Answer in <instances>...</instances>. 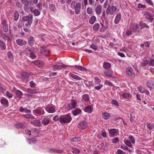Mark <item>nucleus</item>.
<instances>
[{
    "label": "nucleus",
    "instance_id": "obj_1",
    "mask_svg": "<svg viewBox=\"0 0 154 154\" xmlns=\"http://www.w3.org/2000/svg\"><path fill=\"white\" fill-rule=\"evenodd\" d=\"M33 16L29 14L28 16H24L22 17V20L24 22H26L25 26L28 27H30L33 21Z\"/></svg>",
    "mask_w": 154,
    "mask_h": 154
},
{
    "label": "nucleus",
    "instance_id": "obj_2",
    "mask_svg": "<svg viewBox=\"0 0 154 154\" xmlns=\"http://www.w3.org/2000/svg\"><path fill=\"white\" fill-rule=\"evenodd\" d=\"M72 119V117L69 114L60 115V122L62 124L68 123L70 122Z\"/></svg>",
    "mask_w": 154,
    "mask_h": 154
},
{
    "label": "nucleus",
    "instance_id": "obj_3",
    "mask_svg": "<svg viewBox=\"0 0 154 154\" xmlns=\"http://www.w3.org/2000/svg\"><path fill=\"white\" fill-rule=\"evenodd\" d=\"M71 6L74 9L75 13L76 14H79L81 9V4L79 2L76 3L75 1H73L71 3Z\"/></svg>",
    "mask_w": 154,
    "mask_h": 154
},
{
    "label": "nucleus",
    "instance_id": "obj_4",
    "mask_svg": "<svg viewBox=\"0 0 154 154\" xmlns=\"http://www.w3.org/2000/svg\"><path fill=\"white\" fill-rule=\"evenodd\" d=\"M117 8L114 6H112L110 7L109 5L107 8L106 13L108 15L109 14L110 15L113 14L117 10Z\"/></svg>",
    "mask_w": 154,
    "mask_h": 154
},
{
    "label": "nucleus",
    "instance_id": "obj_5",
    "mask_svg": "<svg viewBox=\"0 0 154 154\" xmlns=\"http://www.w3.org/2000/svg\"><path fill=\"white\" fill-rule=\"evenodd\" d=\"M109 132L110 137L116 136L119 133V131L118 129H108Z\"/></svg>",
    "mask_w": 154,
    "mask_h": 154
},
{
    "label": "nucleus",
    "instance_id": "obj_6",
    "mask_svg": "<svg viewBox=\"0 0 154 154\" xmlns=\"http://www.w3.org/2000/svg\"><path fill=\"white\" fill-rule=\"evenodd\" d=\"M130 27L134 32H139L140 31L139 26L137 23H134L132 25L130 24Z\"/></svg>",
    "mask_w": 154,
    "mask_h": 154
},
{
    "label": "nucleus",
    "instance_id": "obj_7",
    "mask_svg": "<svg viewBox=\"0 0 154 154\" xmlns=\"http://www.w3.org/2000/svg\"><path fill=\"white\" fill-rule=\"evenodd\" d=\"M41 52L42 54L47 56H49L50 53L49 50L47 48L45 47L41 48Z\"/></svg>",
    "mask_w": 154,
    "mask_h": 154
},
{
    "label": "nucleus",
    "instance_id": "obj_8",
    "mask_svg": "<svg viewBox=\"0 0 154 154\" xmlns=\"http://www.w3.org/2000/svg\"><path fill=\"white\" fill-rule=\"evenodd\" d=\"M77 126L79 129H84L88 127V124L86 122L82 121L78 124Z\"/></svg>",
    "mask_w": 154,
    "mask_h": 154
},
{
    "label": "nucleus",
    "instance_id": "obj_9",
    "mask_svg": "<svg viewBox=\"0 0 154 154\" xmlns=\"http://www.w3.org/2000/svg\"><path fill=\"white\" fill-rule=\"evenodd\" d=\"M22 78L23 81L25 82L28 81V79L29 76V73L26 72H23L21 74Z\"/></svg>",
    "mask_w": 154,
    "mask_h": 154
},
{
    "label": "nucleus",
    "instance_id": "obj_10",
    "mask_svg": "<svg viewBox=\"0 0 154 154\" xmlns=\"http://www.w3.org/2000/svg\"><path fill=\"white\" fill-rule=\"evenodd\" d=\"M16 42L18 45L21 46H25L27 44L25 40L22 39H17L16 40Z\"/></svg>",
    "mask_w": 154,
    "mask_h": 154
},
{
    "label": "nucleus",
    "instance_id": "obj_11",
    "mask_svg": "<svg viewBox=\"0 0 154 154\" xmlns=\"http://www.w3.org/2000/svg\"><path fill=\"white\" fill-rule=\"evenodd\" d=\"M133 70L131 68H128L126 69V72L129 76L133 78L135 77V74L132 72Z\"/></svg>",
    "mask_w": 154,
    "mask_h": 154
},
{
    "label": "nucleus",
    "instance_id": "obj_12",
    "mask_svg": "<svg viewBox=\"0 0 154 154\" xmlns=\"http://www.w3.org/2000/svg\"><path fill=\"white\" fill-rule=\"evenodd\" d=\"M3 30L5 32H6L8 31V25L6 20H4L2 23Z\"/></svg>",
    "mask_w": 154,
    "mask_h": 154
},
{
    "label": "nucleus",
    "instance_id": "obj_13",
    "mask_svg": "<svg viewBox=\"0 0 154 154\" xmlns=\"http://www.w3.org/2000/svg\"><path fill=\"white\" fill-rule=\"evenodd\" d=\"M33 63L37 66L39 67H41L44 66V63L42 61L40 60H36L33 62Z\"/></svg>",
    "mask_w": 154,
    "mask_h": 154
},
{
    "label": "nucleus",
    "instance_id": "obj_14",
    "mask_svg": "<svg viewBox=\"0 0 154 154\" xmlns=\"http://www.w3.org/2000/svg\"><path fill=\"white\" fill-rule=\"evenodd\" d=\"M121 14L120 13H118L116 16L114 21L115 24H118L121 20Z\"/></svg>",
    "mask_w": 154,
    "mask_h": 154
},
{
    "label": "nucleus",
    "instance_id": "obj_15",
    "mask_svg": "<svg viewBox=\"0 0 154 154\" xmlns=\"http://www.w3.org/2000/svg\"><path fill=\"white\" fill-rule=\"evenodd\" d=\"M95 11L97 15H100L102 12V7L100 5H97L95 8Z\"/></svg>",
    "mask_w": 154,
    "mask_h": 154
},
{
    "label": "nucleus",
    "instance_id": "obj_16",
    "mask_svg": "<svg viewBox=\"0 0 154 154\" xmlns=\"http://www.w3.org/2000/svg\"><path fill=\"white\" fill-rule=\"evenodd\" d=\"M51 121V119L48 117L43 118L42 122L43 125H48Z\"/></svg>",
    "mask_w": 154,
    "mask_h": 154
},
{
    "label": "nucleus",
    "instance_id": "obj_17",
    "mask_svg": "<svg viewBox=\"0 0 154 154\" xmlns=\"http://www.w3.org/2000/svg\"><path fill=\"white\" fill-rule=\"evenodd\" d=\"M31 12L33 13L34 15L35 16H39L40 14V12L39 10L37 9H33L32 8H30Z\"/></svg>",
    "mask_w": 154,
    "mask_h": 154
},
{
    "label": "nucleus",
    "instance_id": "obj_18",
    "mask_svg": "<svg viewBox=\"0 0 154 154\" xmlns=\"http://www.w3.org/2000/svg\"><path fill=\"white\" fill-rule=\"evenodd\" d=\"M31 124L35 126L39 127L41 125V122L39 120H36L32 121Z\"/></svg>",
    "mask_w": 154,
    "mask_h": 154
},
{
    "label": "nucleus",
    "instance_id": "obj_19",
    "mask_svg": "<svg viewBox=\"0 0 154 154\" xmlns=\"http://www.w3.org/2000/svg\"><path fill=\"white\" fill-rule=\"evenodd\" d=\"M146 85L148 87L153 88H154V81L151 80L148 81L146 83Z\"/></svg>",
    "mask_w": 154,
    "mask_h": 154
},
{
    "label": "nucleus",
    "instance_id": "obj_20",
    "mask_svg": "<svg viewBox=\"0 0 154 154\" xmlns=\"http://www.w3.org/2000/svg\"><path fill=\"white\" fill-rule=\"evenodd\" d=\"M143 15L146 18L147 20L149 19L151 17H153L151 14L147 11L144 12H143Z\"/></svg>",
    "mask_w": 154,
    "mask_h": 154
},
{
    "label": "nucleus",
    "instance_id": "obj_21",
    "mask_svg": "<svg viewBox=\"0 0 154 154\" xmlns=\"http://www.w3.org/2000/svg\"><path fill=\"white\" fill-rule=\"evenodd\" d=\"M8 57L10 62H13L14 60V55L12 53L9 51L7 54Z\"/></svg>",
    "mask_w": 154,
    "mask_h": 154
},
{
    "label": "nucleus",
    "instance_id": "obj_22",
    "mask_svg": "<svg viewBox=\"0 0 154 154\" xmlns=\"http://www.w3.org/2000/svg\"><path fill=\"white\" fill-rule=\"evenodd\" d=\"M35 42V40L34 38L32 36H30L28 40V43L30 46L33 45Z\"/></svg>",
    "mask_w": 154,
    "mask_h": 154
},
{
    "label": "nucleus",
    "instance_id": "obj_23",
    "mask_svg": "<svg viewBox=\"0 0 154 154\" xmlns=\"http://www.w3.org/2000/svg\"><path fill=\"white\" fill-rule=\"evenodd\" d=\"M104 73L106 76L107 77H113V72L112 71L108 70L107 71L104 72Z\"/></svg>",
    "mask_w": 154,
    "mask_h": 154
},
{
    "label": "nucleus",
    "instance_id": "obj_24",
    "mask_svg": "<svg viewBox=\"0 0 154 154\" xmlns=\"http://www.w3.org/2000/svg\"><path fill=\"white\" fill-rule=\"evenodd\" d=\"M49 151L51 153H60L62 152L63 150L62 149H50Z\"/></svg>",
    "mask_w": 154,
    "mask_h": 154
},
{
    "label": "nucleus",
    "instance_id": "obj_25",
    "mask_svg": "<svg viewBox=\"0 0 154 154\" xmlns=\"http://www.w3.org/2000/svg\"><path fill=\"white\" fill-rule=\"evenodd\" d=\"M46 109L48 112L51 113H53L55 111L54 106H48V107L46 108Z\"/></svg>",
    "mask_w": 154,
    "mask_h": 154
},
{
    "label": "nucleus",
    "instance_id": "obj_26",
    "mask_svg": "<svg viewBox=\"0 0 154 154\" xmlns=\"http://www.w3.org/2000/svg\"><path fill=\"white\" fill-rule=\"evenodd\" d=\"M103 67L105 69H108L111 67V65L109 63L105 62L103 63Z\"/></svg>",
    "mask_w": 154,
    "mask_h": 154
},
{
    "label": "nucleus",
    "instance_id": "obj_27",
    "mask_svg": "<svg viewBox=\"0 0 154 154\" xmlns=\"http://www.w3.org/2000/svg\"><path fill=\"white\" fill-rule=\"evenodd\" d=\"M140 29L144 28H147L149 29V26L146 23L141 22L140 23Z\"/></svg>",
    "mask_w": 154,
    "mask_h": 154
},
{
    "label": "nucleus",
    "instance_id": "obj_28",
    "mask_svg": "<svg viewBox=\"0 0 154 154\" xmlns=\"http://www.w3.org/2000/svg\"><path fill=\"white\" fill-rule=\"evenodd\" d=\"M102 116L104 119L107 120L109 118L110 116L107 112H105L102 114Z\"/></svg>",
    "mask_w": 154,
    "mask_h": 154
},
{
    "label": "nucleus",
    "instance_id": "obj_29",
    "mask_svg": "<svg viewBox=\"0 0 154 154\" xmlns=\"http://www.w3.org/2000/svg\"><path fill=\"white\" fill-rule=\"evenodd\" d=\"M25 126L24 124L21 123H17L14 125V127L17 128H23Z\"/></svg>",
    "mask_w": 154,
    "mask_h": 154
},
{
    "label": "nucleus",
    "instance_id": "obj_30",
    "mask_svg": "<svg viewBox=\"0 0 154 154\" xmlns=\"http://www.w3.org/2000/svg\"><path fill=\"white\" fill-rule=\"evenodd\" d=\"M96 20V18L94 16H92L89 20V22L91 24H93Z\"/></svg>",
    "mask_w": 154,
    "mask_h": 154
},
{
    "label": "nucleus",
    "instance_id": "obj_31",
    "mask_svg": "<svg viewBox=\"0 0 154 154\" xmlns=\"http://www.w3.org/2000/svg\"><path fill=\"white\" fill-rule=\"evenodd\" d=\"M6 48L5 45L3 42L2 40H0V48L3 50H5Z\"/></svg>",
    "mask_w": 154,
    "mask_h": 154
},
{
    "label": "nucleus",
    "instance_id": "obj_32",
    "mask_svg": "<svg viewBox=\"0 0 154 154\" xmlns=\"http://www.w3.org/2000/svg\"><path fill=\"white\" fill-rule=\"evenodd\" d=\"M1 36L5 41L7 40L9 41L10 40V37L9 36H7V35L5 33L2 34Z\"/></svg>",
    "mask_w": 154,
    "mask_h": 154
},
{
    "label": "nucleus",
    "instance_id": "obj_33",
    "mask_svg": "<svg viewBox=\"0 0 154 154\" xmlns=\"http://www.w3.org/2000/svg\"><path fill=\"white\" fill-rule=\"evenodd\" d=\"M93 106H86L84 111L85 112L88 113H91L93 111Z\"/></svg>",
    "mask_w": 154,
    "mask_h": 154
},
{
    "label": "nucleus",
    "instance_id": "obj_34",
    "mask_svg": "<svg viewBox=\"0 0 154 154\" xmlns=\"http://www.w3.org/2000/svg\"><path fill=\"white\" fill-rule=\"evenodd\" d=\"M0 101L1 103L4 105H8V100L5 98H3L1 99Z\"/></svg>",
    "mask_w": 154,
    "mask_h": 154
},
{
    "label": "nucleus",
    "instance_id": "obj_35",
    "mask_svg": "<svg viewBox=\"0 0 154 154\" xmlns=\"http://www.w3.org/2000/svg\"><path fill=\"white\" fill-rule=\"evenodd\" d=\"M69 75H70V76L73 78L77 80H80L82 79V78L77 75L73 74H71V73L69 74Z\"/></svg>",
    "mask_w": 154,
    "mask_h": 154
},
{
    "label": "nucleus",
    "instance_id": "obj_36",
    "mask_svg": "<svg viewBox=\"0 0 154 154\" xmlns=\"http://www.w3.org/2000/svg\"><path fill=\"white\" fill-rule=\"evenodd\" d=\"M81 112V110L80 109H77L75 110L72 111V112L74 116H76L80 113Z\"/></svg>",
    "mask_w": 154,
    "mask_h": 154
},
{
    "label": "nucleus",
    "instance_id": "obj_37",
    "mask_svg": "<svg viewBox=\"0 0 154 154\" xmlns=\"http://www.w3.org/2000/svg\"><path fill=\"white\" fill-rule=\"evenodd\" d=\"M94 85H96L100 84L101 82V80L97 77H95L94 78Z\"/></svg>",
    "mask_w": 154,
    "mask_h": 154
},
{
    "label": "nucleus",
    "instance_id": "obj_38",
    "mask_svg": "<svg viewBox=\"0 0 154 154\" xmlns=\"http://www.w3.org/2000/svg\"><path fill=\"white\" fill-rule=\"evenodd\" d=\"M82 98L84 101H88L90 99L89 95L87 94H85L83 95L82 96Z\"/></svg>",
    "mask_w": 154,
    "mask_h": 154
},
{
    "label": "nucleus",
    "instance_id": "obj_39",
    "mask_svg": "<svg viewBox=\"0 0 154 154\" xmlns=\"http://www.w3.org/2000/svg\"><path fill=\"white\" fill-rule=\"evenodd\" d=\"M28 4H27L26 5H24L23 8L24 11L27 13H29L30 11V8H32L31 7L29 8L28 6Z\"/></svg>",
    "mask_w": 154,
    "mask_h": 154
},
{
    "label": "nucleus",
    "instance_id": "obj_40",
    "mask_svg": "<svg viewBox=\"0 0 154 154\" xmlns=\"http://www.w3.org/2000/svg\"><path fill=\"white\" fill-rule=\"evenodd\" d=\"M133 31L130 27L126 31V35L127 36L131 35L133 34Z\"/></svg>",
    "mask_w": 154,
    "mask_h": 154
},
{
    "label": "nucleus",
    "instance_id": "obj_41",
    "mask_svg": "<svg viewBox=\"0 0 154 154\" xmlns=\"http://www.w3.org/2000/svg\"><path fill=\"white\" fill-rule=\"evenodd\" d=\"M100 27V25L98 23H95L93 26V30L94 31H97Z\"/></svg>",
    "mask_w": 154,
    "mask_h": 154
},
{
    "label": "nucleus",
    "instance_id": "obj_42",
    "mask_svg": "<svg viewBox=\"0 0 154 154\" xmlns=\"http://www.w3.org/2000/svg\"><path fill=\"white\" fill-rule=\"evenodd\" d=\"M31 132L32 134L35 135L36 136L38 135V131L37 129L34 128L32 129Z\"/></svg>",
    "mask_w": 154,
    "mask_h": 154
},
{
    "label": "nucleus",
    "instance_id": "obj_43",
    "mask_svg": "<svg viewBox=\"0 0 154 154\" xmlns=\"http://www.w3.org/2000/svg\"><path fill=\"white\" fill-rule=\"evenodd\" d=\"M124 142L125 144L126 145L128 146L131 148L132 147L131 143L130 140H124Z\"/></svg>",
    "mask_w": 154,
    "mask_h": 154
},
{
    "label": "nucleus",
    "instance_id": "obj_44",
    "mask_svg": "<svg viewBox=\"0 0 154 154\" xmlns=\"http://www.w3.org/2000/svg\"><path fill=\"white\" fill-rule=\"evenodd\" d=\"M49 8L51 11L54 12H55L56 10L55 6L53 4H51L49 5Z\"/></svg>",
    "mask_w": 154,
    "mask_h": 154
},
{
    "label": "nucleus",
    "instance_id": "obj_45",
    "mask_svg": "<svg viewBox=\"0 0 154 154\" xmlns=\"http://www.w3.org/2000/svg\"><path fill=\"white\" fill-rule=\"evenodd\" d=\"M16 94L17 97L20 98L23 95V93L19 90H17L16 91Z\"/></svg>",
    "mask_w": 154,
    "mask_h": 154
},
{
    "label": "nucleus",
    "instance_id": "obj_46",
    "mask_svg": "<svg viewBox=\"0 0 154 154\" xmlns=\"http://www.w3.org/2000/svg\"><path fill=\"white\" fill-rule=\"evenodd\" d=\"M14 20L17 21L18 20L19 17V14L17 11H16L14 12Z\"/></svg>",
    "mask_w": 154,
    "mask_h": 154
},
{
    "label": "nucleus",
    "instance_id": "obj_47",
    "mask_svg": "<svg viewBox=\"0 0 154 154\" xmlns=\"http://www.w3.org/2000/svg\"><path fill=\"white\" fill-rule=\"evenodd\" d=\"M130 94L129 93H124L122 95V97L125 99H127L130 96Z\"/></svg>",
    "mask_w": 154,
    "mask_h": 154
},
{
    "label": "nucleus",
    "instance_id": "obj_48",
    "mask_svg": "<svg viewBox=\"0 0 154 154\" xmlns=\"http://www.w3.org/2000/svg\"><path fill=\"white\" fill-rule=\"evenodd\" d=\"M75 66L76 68L79 69L81 71H86L87 70L85 68L83 67H82V66Z\"/></svg>",
    "mask_w": 154,
    "mask_h": 154
},
{
    "label": "nucleus",
    "instance_id": "obj_49",
    "mask_svg": "<svg viewBox=\"0 0 154 154\" xmlns=\"http://www.w3.org/2000/svg\"><path fill=\"white\" fill-rule=\"evenodd\" d=\"M24 51L25 53L27 54H28L29 53L30 54V53H31V52L32 51V48H26L24 50Z\"/></svg>",
    "mask_w": 154,
    "mask_h": 154
},
{
    "label": "nucleus",
    "instance_id": "obj_50",
    "mask_svg": "<svg viewBox=\"0 0 154 154\" xmlns=\"http://www.w3.org/2000/svg\"><path fill=\"white\" fill-rule=\"evenodd\" d=\"M138 91L141 93H144L145 89L141 86H139L137 88Z\"/></svg>",
    "mask_w": 154,
    "mask_h": 154
},
{
    "label": "nucleus",
    "instance_id": "obj_51",
    "mask_svg": "<svg viewBox=\"0 0 154 154\" xmlns=\"http://www.w3.org/2000/svg\"><path fill=\"white\" fill-rule=\"evenodd\" d=\"M71 140L72 141L74 142H79L81 140V138L79 137H75L74 138H72L71 139Z\"/></svg>",
    "mask_w": 154,
    "mask_h": 154
},
{
    "label": "nucleus",
    "instance_id": "obj_52",
    "mask_svg": "<svg viewBox=\"0 0 154 154\" xmlns=\"http://www.w3.org/2000/svg\"><path fill=\"white\" fill-rule=\"evenodd\" d=\"M121 148L124 150H128V152L131 151L128 147L124 144L121 145Z\"/></svg>",
    "mask_w": 154,
    "mask_h": 154
},
{
    "label": "nucleus",
    "instance_id": "obj_53",
    "mask_svg": "<svg viewBox=\"0 0 154 154\" xmlns=\"http://www.w3.org/2000/svg\"><path fill=\"white\" fill-rule=\"evenodd\" d=\"M20 111L21 112H30L31 111L30 110L27 109L23 108L22 107H21Z\"/></svg>",
    "mask_w": 154,
    "mask_h": 154
},
{
    "label": "nucleus",
    "instance_id": "obj_54",
    "mask_svg": "<svg viewBox=\"0 0 154 154\" xmlns=\"http://www.w3.org/2000/svg\"><path fill=\"white\" fill-rule=\"evenodd\" d=\"M104 84L106 85L112 86L113 85L112 83L109 81L106 80L104 82Z\"/></svg>",
    "mask_w": 154,
    "mask_h": 154
},
{
    "label": "nucleus",
    "instance_id": "obj_55",
    "mask_svg": "<svg viewBox=\"0 0 154 154\" xmlns=\"http://www.w3.org/2000/svg\"><path fill=\"white\" fill-rule=\"evenodd\" d=\"M27 141L28 143L30 144H34L36 142V140L34 139H27Z\"/></svg>",
    "mask_w": 154,
    "mask_h": 154
},
{
    "label": "nucleus",
    "instance_id": "obj_56",
    "mask_svg": "<svg viewBox=\"0 0 154 154\" xmlns=\"http://www.w3.org/2000/svg\"><path fill=\"white\" fill-rule=\"evenodd\" d=\"M53 119L54 121L59 120L60 122V116L59 117L58 116H55L53 117Z\"/></svg>",
    "mask_w": 154,
    "mask_h": 154
},
{
    "label": "nucleus",
    "instance_id": "obj_57",
    "mask_svg": "<svg viewBox=\"0 0 154 154\" xmlns=\"http://www.w3.org/2000/svg\"><path fill=\"white\" fill-rule=\"evenodd\" d=\"M149 61L148 60H145L142 62V65L144 67L149 64Z\"/></svg>",
    "mask_w": 154,
    "mask_h": 154
},
{
    "label": "nucleus",
    "instance_id": "obj_58",
    "mask_svg": "<svg viewBox=\"0 0 154 154\" xmlns=\"http://www.w3.org/2000/svg\"><path fill=\"white\" fill-rule=\"evenodd\" d=\"M149 61V66H153L154 64V59L151 58Z\"/></svg>",
    "mask_w": 154,
    "mask_h": 154
},
{
    "label": "nucleus",
    "instance_id": "obj_59",
    "mask_svg": "<svg viewBox=\"0 0 154 154\" xmlns=\"http://www.w3.org/2000/svg\"><path fill=\"white\" fill-rule=\"evenodd\" d=\"M5 91V87L1 84H0V91L3 93Z\"/></svg>",
    "mask_w": 154,
    "mask_h": 154
},
{
    "label": "nucleus",
    "instance_id": "obj_60",
    "mask_svg": "<svg viewBox=\"0 0 154 154\" xmlns=\"http://www.w3.org/2000/svg\"><path fill=\"white\" fill-rule=\"evenodd\" d=\"M87 12L89 14H91L92 13V9L90 7H88L86 9Z\"/></svg>",
    "mask_w": 154,
    "mask_h": 154
},
{
    "label": "nucleus",
    "instance_id": "obj_61",
    "mask_svg": "<svg viewBox=\"0 0 154 154\" xmlns=\"http://www.w3.org/2000/svg\"><path fill=\"white\" fill-rule=\"evenodd\" d=\"M25 117L29 119H34V117L31 115L26 114L24 115Z\"/></svg>",
    "mask_w": 154,
    "mask_h": 154
},
{
    "label": "nucleus",
    "instance_id": "obj_62",
    "mask_svg": "<svg viewBox=\"0 0 154 154\" xmlns=\"http://www.w3.org/2000/svg\"><path fill=\"white\" fill-rule=\"evenodd\" d=\"M134 113L132 112L130 115V121L131 122H132L134 120L135 117L133 116H134Z\"/></svg>",
    "mask_w": 154,
    "mask_h": 154
},
{
    "label": "nucleus",
    "instance_id": "obj_63",
    "mask_svg": "<svg viewBox=\"0 0 154 154\" xmlns=\"http://www.w3.org/2000/svg\"><path fill=\"white\" fill-rule=\"evenodd\" d=\"M6 95L9 98H11L13 97V94L9 91L6 92Z\"/></svg>",
    "mask_w": 154,
    "mask_h": 154
},
{
    "label": "nucleus",
    "instance_id": "obj_64",
    "mask_svg": "<svg viewBox=\"0 0 154 154\" xmlns=\"http://www.w3.org/2000/svg\"><path fill=\"white\" fill-rule=\"evenodd\" d=\"M130 140L133 143H134L135 142V140L134 137L132 136H130L129 137Z\"/></svg>",
    "mask_w": 154,
    "mask_h": 154
}]
</instances>
